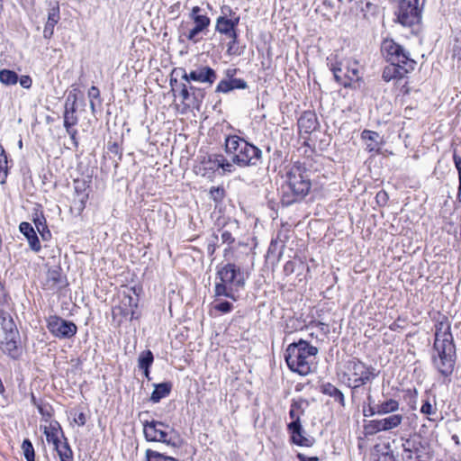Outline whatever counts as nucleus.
I'll return each mask as SVG.
<instances>
[{"label":"nucleus","mask_w":461,"mask_h":461,"mask_svg":"<svg viewBox=\"0 0 461 461\" xmlns=\"http://www.w3.org/2000/svg\"><path fill=\"white\" fill-rule=\"evenodd\" d=\"M453 161L457 169L458 178H459V186H458L456 197H457V200L459 202H461V156L458 155L456 151H454Z\"/></svg>","instance_id":"nucleus-41"},{"label":"nucleus","mask_w":461,"mask_h":461,"mask_svg":"<svg viewBox=\"0 0 461 461\" xmlns=\"http://www.w3.org/2000/svg\"><path fill=\"white\" fill-rule=\"evenodd\" d=\"M154 361L153 354L150 350L142 351L138 357V366L140 369H148Z\"/></svg>","instance_id":"nucleus-34"},{"label":"nucleus","mask_w":461,"mask_h":461,"mask_svg":"<svg viewBox=\"0 0 461 461\" xmlns=\"http://www.w3.org/2000/svg\"><path fill=\"white\" fill-rule=\"evenodd\" d=\"M309 403L307 400L299 398L297 400L294 399L292 401L289 417L292 420L290 423H301V416L304 414L306 407H308Z\"/></svg>","instance_id":"nucleus-20"},{"label":"nucleus","mask_w":461,"mask_h":461,"mask_svg":"<svg viewBox=\"0 0 461 461\" xmlns=\"http://www.w3.org/2000/svg\"><path fill=\"white\" fill-rule=\"evenodd\" d=\"M287 429L292 434V441L302 447H311L313 444V439L312 438L306 437L303 435V429L302 424L296 423H289L287 425Z\"/></svg>","instance_id":"nucleus-17"},{"label":"nucleus","mask_w":461,"mask_h":461,"mask_svg":"<svg viewBox=\"0 0 461 461\" xmlns=\"http://www.w3.org/2000/svg\"><path fill=\"white\" fill-rule=\"evenodd\" d=\"M224 149L232 163L239 167L257 166L262 158V151L237 135L225 138Z\"/></svg>","instance_id":"nucleus-5"},{"label":"nucleus","mask_w":461,"mask_h":461,"mask_svg":"<svg viewBox=\"0 0 461 461\" xmlns=\"http://www.w3.org/2000/svg\"><path fill=\"white\" fill-rule=\"evenodd\" d=\"M221 239L222 243H226L228 245H231L235 241V238L232 236L231 232L228 230H224L221 231Z\"/></svg>","instance_id":"nucleus-49"},{"label":"nucleus","mask_w":461,"mask_h":461,"mask_svg":"<svg viewBox=\"0 0 461 461\" xmlns=\"http://www.w3.org/2000/svg\"><path fill=\"white\" fill-rule=\"evenodd\" d=\"M245 285V278L240 267L228 263L218 267L214 285V297L224 296L237 301L238 292Z\"/></svg>","instance_id":"nucleus-4"},{"label":"nucleus","mask_w":461,"mask_h":461,"mask_svg":"<svg viewBox=\"0 0 461 461\" xmlns=\"http://www.w3.org/2000/svg\"><path fill=\"white\" fill-rule=\"evenodd\" d=\"M366 400H367V404L376 405V404L375 403V400H374V398L372 397V395H371V394H368V395H367Z\"/></svg>","instance_id":"nucleus-60"},{"label":"nucleus","mask_w":461,"mask_h":461,"mask_svg":"<svg viewBox=\"0 0 461 461\" xmlns=\"http://www.w3.org/2000/svg\"><path fill=\"white\" fill-rule=\"evenodd\" d=\"M236 72V69H233V70H227V76L230 77V78H234L233 77V75L235 74Z\"/></svg>","instance_id":"nucleus-64"},{"label":"nucleus","mask_w":461,"mask_h":461,"mask_svg":"<svg viewBox=\"0 0 461 461\" xmlns=\"http://www.w3.org/2000/svg\"><path fill=\"white\" fill-rule=\"evenodd\" d=\"M276 246H277V241L276 240H272L270 245H269V248H268V253L274 252V250L276 249Z\"/></svg>","instance_id":"nucleus-59"},{"label":"nucleus","mask_w":461,"mask_h":461,"mask_svg":"<svg viewBox=\"0 0 461 461\" xmlns=\"http://www.w3.org/2000/svg\"><path fill=\"white\" fill-rule=\"evenodd\" d=\"M50 7L48 13V20L43 30V36L46 39H50L54 32V27L60 19L59 15V5L56 2L53 5H50Z\"/></svg>","instance_id":"nucleus-16"},{"label":"nucleus","mask_w":461,"mask_h":461,"mask_svg":"<svg viewBox=\"0 0 461 461\" xmlns=\"http://www.w3.org/2000/svg\"><path fill=\"white\" fill-rule=\"evenodd\" d=\"M221 12V15L216 20L215 30L233 39V43H236L238 38L236 27L240 23V16L228 5L222 6Z\"/></svg>","instance_id":"nucleus-8"},{"label":"nucleus","mask_w":461,"mask_h":461,"mask_svg":"<svg viewBox=\"0 0 461 461\" xmlns=\"http://www.w3.org/2000/svg\"><path fill=\"white\" fill-rule=\"evenodd\" d=\"M188 88L192 96V105L198 108L204 98V89L194 86H189Z\"/></svg>","instance_id":"nucleus-35"},{"label":"nucleus","mask_w":461,"mask_h":461,"mask_svg":"<svg viewBox=\"0 0 461 461\" xmlns=\"http://www.w3.org/2000/svg\"><path fill=\"white\" fill-rule=\"evenodd\" d=\"M310 171L302 164L294 163L286 173L282 187V203L288 206L303 199L310 192Z\"/></svg>","instance_id":"nucleus-2"},{"label":"nucleus","mask_w":461,"mask_h":461,"mask_svg":"<svg viewBox=\"0 0 461 461\" xmlns=\"http://www.w3.org/2000/svg\"><path fill=\"white\" fill-rule=\"evenodd\" d=\"M297 457L300 461H319V458L316 456H306L303 454L299 453L297 455Z\"/></svg>","instance_id":"nucleus-56"},{"label":"nucleus","mask_w":461,"mask_h":461,"mask_svg":"<svg viewBox=\"0 0 461 461\" xmlns=\"http://www.w3.org/2000/svg\"><path fill=\"white\" fill-rule=\"evenodd\" d=\"M69 99L70 96H68L67 100L65 113L63 115L65 128H71L77 123V117L76 115V95H74V99L71 104H68Z\"/></svg>","instance_id":"nucleus-25"},{"label":"nucleus","mask_w":461,"mask_h":461,"mask_svg":"<svg viewBox=\"0 0 461 461\" xmlns=\"http://www.w3.org/2000/svg\"><path fill=\"white\" fill-rule=\"evenodd\" d=\"M108 149L111 153L119 155L120 158L122 157V154L119 151V146L117 143L114 142V143L109 144Z\"/></svg>","instance_id":"nucleus-55"},{"label":"nucleus","mask_w":461,"mask_h":461,"mask_svg":"<svg viewBox=\"0 0 461 461\" xmlns=\"http://www.w3.org/2000/svg\"><path fill=\"white\" fill-rule=\"evenodd\" d=\"M89 101H90L89 103H90L91 111L94 113L95 112V103L93 100H89Z\"/></svg>","instance_id":"nucleus-63"},{"label":"nucleus","mask_w":461,"mask_h":461,"mask_svg":"<svg viewBox=\"0 0 461 461\" xmlns=\"http://www.w3.org/2000/svg\"><path fill=\"white\" fill-rule=\"evenodd\" d=\"M21 447L26 461H35L34 447L30 439L25 438L23 441Z\"/></svg>","instance_id":"nucleus-38"},{"label":"nucleus","mask_w":461,"mask_h":461,"mask_svg":"<svg viewBox=\"0 0 461 461\" xmlns=\"http://www.w3.org/2000/svg\"><path fill=\"white\" fill-rule=\"evenodd\" d=\"M450 324L441 321L436 325L431 360L433 366L444 377H449L455 368L456 350Z\"/></svg>","instance_id":"nucleus-1"},{"label":"nucleus","mask_w":461,"mask_h":461,"mask_svg":"<svg viewBox=\"0 0 461 461\" xmlns=\"http://www.w3.org/2000/svg\"><path fill=\"white\" fill-rule=\"evenodd\" d=\"M173 73H176V76L180 75L181 78L187 83L194 81L206 84L209 86H212L217 79L215 70L208 66H199L189 73L183 68H176L173 69Z\"/></svg>","instance_id":"nucleus-9"},{"label":"nucleus","mask_w":461,"mask_h":461,"mask_svg":"<svg viewBox=\"0 0 461 461\" xmlns=\"http://www.w3.org/2000/svg\"><path fill=\"white\" fill-rule=\"evenodd\" d=\"M171 385L168 383H162L155 385V389L151 393L150 401L154 403L158 402L161 399L167 396L170 393Z\"/></svg>","instance_id":"nucleus-29"},{"label":"nucleus","mask_w":461,"mask_h":461,"mask_svg":"<svg viewBox=\"0 0 461 461\" xmlns=\"http://www.w3.org/2000/svg\"><path fill=\"white\" fill-rule=\"evenodd\" d=\"M213 309L221 313H229L233 309V304L227 301H220L213 304Z\"/></svg>","instance_id":"nucleus-42"},{"label":"nucleus","mask_w":461,"mask_h":461,"mask_svg":"<svg viewBox=\"0 0 461 461\" xmlns=\"http://www.w3.org/2000/svg\"><path fill=\"white\" fill-rule=\"evenodd\" d=\"M201 8L194 6L192 8L191 17L194 20L195 26L189 31L187 39L193 42H197V34L203 32L210 25V18L205 14H200Z\"/></svg>","instance_id":"nucleus-15"},{"label":"nucleus","mask_w":461,"mask_h":461,"mask_svg":"<svg viewBox=\"0 0 461 461\" xmlns=\"http://www.w3.org/2000/svg\"><path fill=\"white\" fill-rule=\"evenodd\" d=\"M7 177V158L3 147L0 145V183L5 184Z\"/></svg>","instance_id":"nucleus-39"},{"label":"nucleus","mask_w":461,"mask_h":461,"mask_svg":"<svg viewBox=\"0 0 461 461\" xmlns=\"http://www.w3.org/2000/svg\"><path fill=\"white\" fill-rule=\"evenodd\" d=\"M2 325V330H0V346L5 342H9L19 339L18 331L15 329L12 320L6 321L4 319Z\"/></svg>","instance_id":"nucleus-22"},{"label":"nucleus","mask_w":461,"mask_h":461,"mask_svg":"<svg viewBox=\"0 0 461 461\" xmlns=\"http://www.w3.org/2000/svg\"><path fill=\"white\" fill-rule=\"evenodd\" d=\"M376 461H395V457L393 453L385 452L380 454Z\"/></svg>","instance_id":"nucleus-52"},{"label":"nucleus","mask_w":461,"mask_h":461,"mask_svg":"<svg viewBox=\"0 0 461 461\" xmlns=\"http://www.w3.org/2000/svg\"><path fill=\"white\" fill-rule=\"evenodd\" d=\"M182 103H188V105H192V96L191 93L189 92V88L186 86V84L183 83L180 85V93H179Z\"/></svg>","instance_id":"nucleus-43"},{"label":"nucleus","mask_w":461,"mask_h":461,"mask_svg":"<svg viewBox=\"0 0 461 461\" xmlns=\"http://www.w3.org/2000/svg\"><path fill=\"white\" fill-rule=\"evenodd\" d=\"M55 449L60 457V461H72L73 452L66 439L65 442L56 445Z\"/></svg>","instance_id":"nucleus-32"},{"label":"nucleus","mask_w":461,"mask_h":461,"mask_svg":"<svg viewBox=\"0 0 461 461\" xmlns=\"http://www.w3.org/2000/svg\"><path fill=\"white\" fill-rule=\"evenodd\" d=\"M43 433L48 443H52L54 447L60 443L59 435L62 434V431L58 421H52L49 426H44Z\"/></svg>","instance_id":"nucleus-24"},{"label":"nucleus","mask_w":461,"mask_h":461,"mask_svg":"<svg viewBox=\"0 0 461 461\" xmlns=\"http://www.w3.org/2000/svg\"><path fill=\"white\" fill-rule=\"evenodd\" d=\"M20 231L26 237L30 248L35 251L38 252L41 249V243L39 240V238L33 230L32 226L29 222H22L19 226Z\"/></svg>","instance_id":"nucleus-21"},{"label":"nucleus","mask_w":461,"mask_h":461,"mask_svg":"<svg viewBox=\"0 0 461 461\" xmlns=\"http://www.w3.org/2000/svg\"><path fill=\"white\" fill-rule=\"evenodd\" d=\"M285 271L286 273H292L294 271V263L292 261L286 262V264L285 265Z\"/></svg>","instance_id":"nucleus-58"},{"label":"nucleus","mask_w":461,"mask_h":461,"mask_svg":"<svg viewBox=\"0 0 461 461\" xmlns=\"http://www.w3.org/2000/svg\"><path fill=\"white\" fill-rule=\"evenodd\" d=\"M230 84L231 90L245 89L248 87L247 82L241 78H230Z\"/></svg>","instance_id":"nucleus-44"},{"label":"nucleus","mask_w":461,"mask_h":461,"mask_svg":"<svg viewBox=\"0 0 461 461\" xmlns=\"http://www.w3.org/2000/svg\"><path fill=\"white\" fill-rule=\"evenodd\" d=\"M317 117L312 112H304L298 119V127L301 133H311L317 128Z\"/></svg>","instance_id":"nucleus-18"},{"label":"nucleus","mask_w":461,"mask_h":461,"mask_svg":"<svg viewBox=\"0 0 461 461\" xmlns=\"http://www.w3.org/2000/svg\"><path fill=\"white\" fill-rule=\"evenodd\" d=\"M345 375L347 376L348 385L357 389L375 379L377 374L375 373L374 367L354 358L347 363Z\"/></svg>","instance_id":"nucleus-7"},{"label":"nucleus","mask_w":461,"mask_h":461,"mask_svg":"<svg viewBox=\"0 0 461 461\" xmlns=\"http://www.w3.org/2000/svg\"><path fill=\"white\" fill-rule=\"evenodd\" d=\"M420 412L426 415H431L436 413V408L430 403L429 400L424 401Z\"/></svg>","instance_id":"nucleus-46"},{"label":"nucleus","mask_w":461,"mask_h":461,"mask_svg":"<svg viewBox=\"0 0 461 461\" xmlns=\"http://www.w3.org/2000/svg\"><path fill=\"white\" fill-rule=\"evenodd\" d=\"M208 163L212 164V166L209 167L210 169L216 168H222L224 172L230 173L233 171V163L229 162L225 159V158L222 155H214L213 158L212 157L208 158Z\"/></svg>","instance_id":"nucleus-26"},{"label":"nucleus","mask_w":461,"mask_h":461,"mask_svg":"<svg viewBox=\"0 0 461 461\" xmlns=\"http://www.w3.org/2000/svg\"><path fill=\"white\" fill-rule=\"evenodd\" d=\"M215 91L219 93H229L231 91L230 79L220 81L216 86Z\"/></svg>","instance_id":"nucleus-47"},{"label":"nucleus","mask_w":461,"mask_h":461,"mask_svg":"<svg viewBox=\"0 0 461 461\" xmlns=\"http://www.w3.org/2000/svg\"><path fill=\"white\" fill-rule=\"evenodd\" d=\"M127 300H128L129 305L131 307H132V306L136 307L137 306V303L136 302L133 303V299L131 296L127 297Z\"/></svg>","instance_id":"nucleus-61"},{"label":"nucleus","mask_w":461,"mask_h":461,"mask_svg":"<svg viewBox=\"0 0 461 461\" xmlns=\"http://www.w3.org/2000/svg\"><path fill=\"white\" fill-rule=\"evenodd\" d=\"M88 98L89 100H93V101H95V100H98V103L101 104V99H100V90L96 87V86H91L88 90Z\"/></svg>","instance_id":"nucleus-50"},{"label":"nucleus","mask_w":461,"mask_h":461,"mask_svg":"<svg viewBox=\"0 0 461 461\" xmlns=\"http://www.w3.org/2000/svg\"><path fill=\"white\" fill-rule=\"evenodd\" d=\"M75 421L79 426H84L86 424V418L85 413H83V412L78 413L77 418H75Z\"/></svg>","instance_id":"nucleus-54"},{"label":"nucleus","mask_w":461,"mask_h":461,"mask_svg":"<svg viewBox=\"0 0 461 461\" xmlns=\"http://www.w3.org/2000/svg\"><path fill=\"white\" fill-rule=\"evenodd\" d=\"M174 74H175V73H173V72L171 73V78H170V86H171L172 87H173L176 84H177V80H176V78H173V75H174Z\"/></svg>","instance_id":"nucleus-62"},{"label":"nucleus","mask_w":461,"mask_h":461,"mask_svg":"<svg viewBox=\"0 0 461 461\" xmlns=\"http://www.w3.org/2000/svg\"><path fill=\"white\" fill-rule=\"evenodd\" d=\"M142 425L147 441L161 442L173 447L179 446V436L168 424L152 420L142 421Z\"/></svg>","instance_id":"nucleus-6"},{"label":"nucleus","mask_w":461,"mask_h":461,"mask_svg":"<svg viewBox=\"0 0 461 461\" xmlns=\"http://www.w3.org/2000/svg\"><path fill=\"white\" fill-rule=\"evenodd\" d=\"M318 348L303 339L291 343L286 348L285 359L289 369L300 375H307L312 372V366Z\"/></svg>","instance_id":"nucleus-3"},{"label":"nucleus","mask_w":461,"mask_h":461,"mask_svg":"<svg viewBox=\"0 0 461 461\" xmlns=\"http://www.w3.org/2000/svg\"><path fill=\"white\" fill-rule=\"evenodd\" d=\"M362 138L364 140H369L371 141H375L377 143V139L379 138V134L375 131H364L362 132Z\"/></svg>","instance_id":"nucleus-51"},{"label":"nucleus","mask_w":461,"mask_h":461,"mask_svg":"<svg viewBox=\"0 0 461 461\" xmlns=\"http://www.w3.org/2000/svg\"><path fill=\"white\" fill-rule=\"evenodd\" d=\"M0 347L3 351L7 353L10 357H16L18 356V339L5 342Z\"/></svg>","instance_id":"nucleus-40"},{"label":"nucleus","mask_w":461,"mask_h":461,"mask_svg":"<svg viewBox=\"0 0 461 461\" xmlns=\"http://www.w3.org/2000/svg\"><path fill=\"white\" fill-rule=\"evenodd\" d=\"M402 447V459L403 461H412L418 458L419 445L420 443L415 438H401Z\"/></svg>","instance_id":"nucleus-19"},{"label":"nucleus","mask_w":461,"mask_h":461,"mask_svg":"<svg viewBox=\"0 0 461 461\" xmlns=\"http://www.w3.org/2000/svg\"><path fill=\"white\" fill-rule=\"evenodd\" d=\"M376 414L378 415L377 404L376 405L367 404V406L363 407L364 417H373Z\"/></svg>","instance_id":"nucleus-45"},{"label":"nucleus","mask_w":461,"mask_h":461,"mask_svg":"<svg viewBox=\"0 0 461 461\" xmlns=\"http://www.w3.org/2000/svg\"><path fill=\"white\" fill-rule=\"evenodd\" d=\"M382 420L384 431H389L398 428L402 424L403 416L402 414H392L382 419Z\"/></svg>","instance_id":"nucleus-31"},{"label":"nucleus","mask_w":461,"mask_h":461,"mask_svg":"<svg viewBox=\"0 0 461 461\" xmlns=\"http://www.w3.org/2000/svg\"><path fill=\"white\" fill-rule=\"evenodd\" d=\"M415 66L416 61H407L405 64L390 62L384 68L382 77L387 82L396 78H402L407 73L414 70Z\"/></svg>","instance_id":"nucleus-14"},{"label":"nucleus","mask_w":461,"mask_h":461,"mask_svg":"<svg viewBox=\"0 0 461 461\" xmlns=\"http://www.w3.org/2000/svg\"><path fill=\"white\" fill-rule=\"evenodd\" d=\"M322 393L326 395L332 397L335 401L339 402V404L344 407L345 406V397L343 393L333 385L330 383L324 384L322 385Z\"/></svg>","instance_id":"nucleus-27"},{"label":"nucleus","mask_w":461,"mask_h":461,"mask_svg":"<svg viewBox=\"0 0 461 461\" xmlns=\"http://www.w3.org/2000/svg\"><path fill=\"white\" fill-rule=\"evenodd\" d=\"M19 82L23 88H30L32 86V78L29 76H22Z\"/></svg>","instance_id":"nucleus-53"},{"label":"nucleus","mask_w":461,"mask_h":461,"mask_svg":"<svg viewBox=\"0 0 461 461\" xmlns=\"http://www.w3.org/2000/svg\"><path fill=\"white\" fill-rule=\"evenodd\" d=\"M363 429L366 436H373L384 431L382 419L365 420Z\"/></svg>","instance_id":"nucleus-28"},{"label":"nucleus","mask_w":461,"mask_h":461,"mask_svg":"<svg viewBox=\"0 0 461 461\" xmlns=\"http://www.w3.org/2000/svg\"><path fill=\"white\" fill-rule=\"evenodd\" d=\"M381 52L388 62L405 64L407 61H415L411 58L410 52L393 39H385L383 41Z\"/></svg>","instance_id":"nucleus-11"},{"label":"nucleus","mask_w":461,"mask_h":461,"mask_svg":"<svg viewBox=\"0 0 461 461\" xmlns=\"http://www.w3.org/2000/svg\"><path fill=\"white\" fill-rule=\"evenodd\" d=\"M34 224L43 240H48L51 237V233L46 225V220L43 216L34 219Z\"/></svg>","instance_id":"nucleus-33"},{"label":"nucleus","mask_w":461,"mask_h":461,"mask_svg":"<svg viewBox=\"0 0 461 461\" xmlns=\"http://www.w3.org/2000/svg\"><path fill=\"white\" fill-rule=\"evenodd\" d=\"M418 2L419 0H399L396 16L402 25L411 27L420 22V11Z\"/></svg>","instance_id":"nucleus-10"},{"label":"nucleus","mask_w":461,"mask_h":461,"mask_svg":"<svg viewBox=\"0 0 461 461\" xmlns=\"http://www.w3.org/2000/svg\"><path fill=\"white\" fill-rule=\"evenodd\" d=\"M18 81V76L14 71L8 69L0 70V82L10 86L15 85Z\"/></svg>","instance_id":"nucleus-36"},{"label":"nucleus","mask_w":461,"mask_h":461,"mask_svg":"<svg viewBox=\"0 0 461 461\" xmlns=\"http://www.w3.org/2000/svg\"><path fill=\"white\" fill-rule=\"evenodd\" d=\"M146 461H177L176 458L165 456L158 451L147 449L145 452Z\"/></svg>","instance_id":"nucleus-37"},{"label":"nucleus","mask_w":461,"mask_h":461,"mask_svg":"<svg viewBox=\"0 0 461 461\" xmlns=\"http://www.w3.org/2000/svg\"><path fill=\"white\" fill-rule=\"evenodd\" d=\"M62 276L59 267L50 268L46 274L44 285L49 290H57L61 287Z\"/></svg>","instance_id":"nucleus-23"},{"label":"nucleus","mask_w":461,"mask_h":461,"mask_svg":"<svg viewBox=\"0 0 461 461\" xmlns=\"http://www.w3.org/2000/svg\"><path fill=\"white\" fill-rule=\"evenodd\" d=\"M47 328L56 338L60 339H71L77 333V325L56 315L47 319Z\"/></svg>","instance_id":"nucleus-12"},{"label":"nucleus","mask_w":461,"mask_h":461,"mask_svg":"<svg viewBox=\"0 0 461 461\" xmlns=\"http://www.w3.org/2000/svg\"><path fill=\"white\" fill-rule=\"evenodd\" d=\"M66 131H67L68 134L70 136L71 140L75 142V144H77L76 135L77 133V131L76 129H74L73 127L66 128Z\"/></svg>","instance_id":"nucleus-57"},{"label":"nucleus","mask_w":461,"mask_h":461,"mask_svg":"<svg viewBox=\"0 0 461 461\" xmlns=\"http://www.w3.org/2000/svg\"><path fill=\"white\" fill-rule=\"evenodd\" d=\"M210 194L214 201L221 200L224 194V190L221 187L212 186L210 189Z\"/></svg>","instance_id":"nucleus-48"},{"label":"nucleus","mask_w":461,"mask_h":461,"mask_svg":"<svg viewBox=\"0 0 461 461\" xmlns=\"http://www.w3.org/2000/svg\"><path fill=\"white\" fill-rule=\"evenodd\" d=\"M335 80L344 87L351 86V84L360 78L358 64L357 62L348 63L344 66L339 63L331 68Z\"/></svg>","instance_id":"nucleus-13"},{"label":"nucleus","mask_w":461,"mask_h":461,"mask_svg":"<svg viewBox=\"0 0 461 461\" xmlns=\"http://www.w3.org/2000/svg\"><path fill=\"white\" fill-rule=\"evenodd\" d=\"M378 407V415H386L389 413L396 412L400 404L399 402L394 399H388L381 403L377 404Z\"/></svg>","instance_id":"nucleus-30"}]
</instances>
